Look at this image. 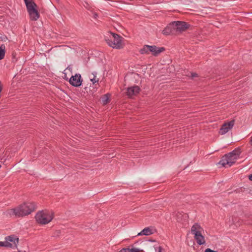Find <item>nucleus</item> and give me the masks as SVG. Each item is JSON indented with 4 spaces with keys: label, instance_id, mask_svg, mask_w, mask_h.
I'll return each instance as SVG.
<instances>
[{
    "label": "nucleus",
    "instance_id": "obj_23",
    "mask_svg": "<svg viewBox=\"0 0 252 252\" xmlns=\"http://www.w3.org/2000/svg\"><path fill=\"white\" fill-rule=\"evenodd\" d=\"M204 252H218L216 251L212 250L209 248H207L205 250Z\"/></svg>",
    "mask_w": 252,
    "mask_h": 252
},
{
    "label": "nucleus",
    "instance_id": "obj_14",
    "mask_svg": "<svg viewBox=\"0 0 252 252\" xmlns=\"http://www.w3.org/2000/svg\"><path fill=\"white\" fill-rule=\"evenodd\" d=\"M153 233L152 230L149 227H146L143 229L140 232L138 233L137 235H145L148 236L152 234Z\"/></svg>",
    "mask_w": 252,
    "mask_h": 252
},
{
    "label": "nucleus",
    "instance_id": "obj_8",
    "mask_svg": "<svg viewBox=\"0 0 252 252\" xmlns=\"http://www.w3.org/2000/svg\"><path fill=\"white\" fill-rule=\"evenodd\" d=\"M7 248H16L19 242L18 238L14 235L8 236L5 237Z\"/></svg>",
    "mask_w": 252,
    "mask_h": 252
},
{
    "label": "nucleus",
    "instance_id": "obj_9",
    "mask_svg": "<svg viewBox=\"0 0 252 252\" xmlns=\"http://www.w3.org/2000/svg\"><path fill=\"white\" fill-rule=\"evenodd\" d=\"M69 83L73 86L77 87L81 85L82 80L80 74H76L72 76L69 80Z\"/></svg>",
    "mask_w": 252,
    "mask_h": 252
},
{
    "label": "nucleus",
    "instance_id": "obj_3",
    "mask_svg": "<svg viewBox=\"0 0 252 252\" xmlns=\"http://www.w3.org/2000/svg\"><path fill=\"white\" fill-rule=\"evenodd\" d=\"M190 232L193 235L194 240L196 243L199 245L206 244L205 238L204 230L198 223H195L191 227Z\"/></svg>",
    "mask_w": 252,
    "mask_h": 252
},
{
    "label": "nucleus",
    "instance_id": "obj_22",
    "mask_svg": "<svg viewBox=\"0 0 252 252\" xmlns=\"http://www.w3.org/2000/svg\"><path fill=\"white\" fill-rule=\"evenodd\" d=\"M0 247H7V244L6 241L4 242H0Z\"/></svg>",
    "mask_w": 252,
    "mask_h": 252
},
{
    "label": "nucleus",
    "instance_id": "obj_7",
    "mask_svg": "<svg viewBox=\"0 0 252 252\" xmlns=\"http://www.w3.org/2000/svg\"><path fill=\"white\" fill-rule=\"evenodd\" d=\"M175 34L181 33L189 28V25L185 22L174 21L172 22Z\"/></svg>",
    "mask_w": 252,
    "mask_h": 252
},
{
    "label": "nucleus",
    "instance_id": "obj_20",
    "mask_svg": "<svg viewBox=\"0 0 252 252\" xmlns=\"http://www.w3.org/2000/svg\"><path fill=\"white\" fill-rule=\"evenodd\" d=\"M119 252H132L129 248H123Z\"/></svg>",
    "mask_w": 252,
    "mask_h": 252
},
{
    "label": "nucleus",
    "instance_id": "obj_25",
    "mask_svg": "<svg viewBox=\"0 0 252 252\" xmlns=\"http://www.w3.org/2000/svg\"><path fill=\"white\" fill-rule=\"evenodd\" d=\"M249 179L251 180V181H252V174H251L250 175H249Z\"/></svg>",
    "mask_w": 252,
    "mask_h": 252
},
{
    "label": "nucleus",
    "instance_id": "obj_10",
    "mask_svg": "<svg viewBox=\"0 0 252 252\" xmlns=\"http://www.w3.org/2000/svg\"><path fill=\"white\" fill-rule=\"evenodd\" d=\"M234 125V121H231L228 123L223 124L220 129V134L221 135H224L226 134L227 132H228L229 130L233 128Z\"/></svg>",
    "mask_w": 252,
    "mask_h": 252
},
{
    "label": "nucleus",
    "instance_id": "obj_1",
    "mask_svg": "<svg viewBox=\"0 0 252 252\" xmlns=\"http://www.w3.org/2000/svg\"><path fill=\"white\" fill-rule=\"evenodd\" d=\"M36 209V204L33 202H24L14 208L8 211L10 216H14L17 218L23 217L31 214Z\"/></svg>",
    "mask_w": 252,
    "mask_h": 252
},
{
    "label": "nucleus",
    "instance_id": "obj_26",
    "mask_svg": "<svg viewBox=\"0 0 252 252\" xmlns=\"http://www.w3.org/2000/svg\"><path fill=\"white\" fill-rule=\"evenodd\" d=\"M191 76H192V77H194L196 76V74L195 73H192Z\"/></svg>",
    "mask_w": 252,
    "mask_h": 252
},
{
    "label": "nucleus",
    "instance_id": "obj_2",
    "mask_svg": "<svg viewBox=\"0 0 252 252\" xmlns=\"http://www.w3.org/2000/svg\"><path fill=\"white\" fill-rule=\"evenodd\" d=\"M240 153V149H235L231 152L225 155L219 162V164L224 167H230L236 162Z\"/></svg>",
    "mask_w": 252,
    "mask_h": 252
},
{
    "label": "nucleus",
    "instance_id": "obj_11",
    "mask_svg": "<svg viewBox=\"0 0 252 252\" xmlns=\"http://www.w3.org/2000/svg\"><path fill=\"white\" fill-rule=\"evenodd\" d=\"M150 53L154 56H158L160 53L165 51L164 47H158L155 45L150 46Z\"/></svg>",
    "mask_w": 252,
    "mask_h": 252
},
{
    "label": "nucleus",
    "instance_id": "obj_12",
    "mask_svg": "<svg viewBox=\"0 0 252 252\" xmlns=\"http://www.w3.org/2000/svg\"><path fill=\"white\" fill-rule=\"evenodd\" d=\"M140 91V88L138 86H134L127 89L126 94L129 97H132L138 94Z\"/></svg>",
    "mask_w": 252,
    "mask_h": 252
},
{
    "label": "nucleus",
    "instance_id": "obj_17",
    "mask_svg": "<svg viewBox=\"0 0 252 252\" xmlns=\"http://www.w3.org/2000/svg\"><path fill=\"white\" fill-rule=\"evenodd\" d=\"M110 94H105L101 98L103 104L105 105L109 102Z\"/></svg>",
    "mask_w": 252,
    "mask_h": 252
},
{
    "label": "nucleus",
    "instance_id": "obj_16",
    "mask_svg": "<svg viewBox=\"0 0 252 252\" xmlns=\"http://www.w3.org/2000/svg\"><path fill=\"white\" fill-rule=\"evenodd\" d=\"M188 215L186 214H182L181 213H178L177 214V220L179 222H182V218H183V220H186L188 219Z\"/></svg>",
    "mask_w": 252,
    "mask_h": 252
},
{
    "label": "nucleus",
    "instance_id": "obj_13",
    "mask_svg": "<svg viewBox=\"0 0 252 252\" xmlns=\"http://www.w3.org/2000/svg\"><path fill=\"white\" fill-rule=\"evenodd\" d=\"M162 33L164 35H168L171 34H175L172 22L169 24L163 31Z\"/></svg>",
    "mask_w": 252,
    "mask_h": 252
},
{
    "label": "nucleus",
    "instance_id": "obj_19",
    "mask_svg": "<svg viewBox=\"0 0 252 252\" xmlns=\"http://www.w3.org/2000/svg\"><path fill=\"white\" fill-rule=\"evenodd\" d=\"M92 74H93L94 77L93 78H91V81L93 83V84H94L96 82H97L98 81V80L96 79V72H94Z\"/></svg>",
    "mask_w": 252,
    "mask_h": 252
},
{
    "label": "nucleus",
    "instance_id": "obj_6",
    "mask_svg": "<svg viewBox=\"0 0 252 252\" xmlns=\"http://www.w3.org/2000/svg\"><path fill=\"white\" fill-rule=\"evenodd\" d=\"M30 15V19L36 21L39 18V13L37 10V5L32 0H24Z\"/></svg>",
    "mask_w": 252,
    "mask_h": 252
},
{
    "label": "nucleus",
    "instance_id": "obj_28",
    "mask_svg": "<svg viewBox=\"0 0 252 252\" xmlns=\"http://www.w3.org/2000/svg\"><path fill=\"white\" fill-rule=\"evenodd\" d=\"M1 165L0 164V168H1Z\"/></svg>",
    "mask_w": 252,
    "mask_h": 252
},
{
    "label": "nucleus",
    "instance_id": "obj_15",
    "mask_svg": "<svg viewBox=\"0 0 252 252\" xmlns=\"http://www.w3.org/2000/svg\"><path fill=\"white\" fill-rule=\"evenodd\" d=\"M150 46L148 45H145L142 48H141L139 52L141 54H150Z\"/></svg>",
    "mask_w": 252,
    "mask_h": 252
},
{
    "label": "nucleus",
    "instance_id": "obj_21",
    "mask_svg": "<svg viewBox=\"0 0 252 252\" xmlns=\"http://www.w3.org/2000/svg\"><path fill=\"white\" fill-rule=\"evenodd\" d=\"M130 249L131 250V252H139L141 251V250L140 249L136 248H131Z\"/></svg>",
    "mask_w": 252,
    "mask_h": 252
},
{
    "label": "nucleus",
    "instance_id": "obj_27",
    "mask_svg": "<svg viewBox=\"0 0 252 252\" xmlns=\"http://www.w3.org/2000/svg\"><path fill=\"white\" fill-rule=\"evenodd\" d=\"M250 142H251V145H252V136Z\"/></svg>",
    "mask_w": 252,
    "mask_h": 252
},
{
    "label": "nucleus",
    "instance_id": "obj_5",
    "mask_svg": "<svg viewBox=\"0 0 252 252\" xmlns=\"http://www.w3.org/2000/svg\"><path fill=\"white\" fill-rule=\"evenodd\" d=\"M54 217V213L50 210H44L38 211L35 216L36 222L41 225L50 222Z\"/></svg>",
    "mask_w": 252,
    "mask_h": 252
},
{
    "label": "nucleus",
    "instance_id": "obj_4",
    "mask_svg": "<svg viewBox=\"0 0 252 252\" xmlns=\"http://www.w3.org/2000/svg\"><path fill=\"white\" fill-rule=\"evenodd\" d=\"M105 39L108 45L115 49H121L123 47V37L117 34L110 32L105 36Z\"/></svg>",
    "mask_w": 252,
    "mask_h": 252
},
{
    "label": "nucleus",
    "instance_id": "obj_18",
    "mask_svg": "<svg viewBox=\"0 0 252 252\" xmlns=\"http://www.w3.org/2000/svg\"><path fill=\"white\" fill-rule=\"evenodd\" d=\"M5 53V46L4 45H1L0 46V60L4 58Z\"/></svg>",
    "mask_w": 252,
    "mask_h": 252
},
{
    "label": "nucleus",
    "instance_id": "obj_24",
    "mask_svg": "<svg viewBox=\"0 0 252 252\" xmlns=\"http://www.w3.org/2000/svg\"><path fill=\"white\" fill-rule=\"evenodd\" d=\"M156 251H158V252H163L162 248L161 247H158L157 248L155 249Z\"/></svg>",
    "mask_w": 252,
    "mask_h": 252
}]
</instances>
